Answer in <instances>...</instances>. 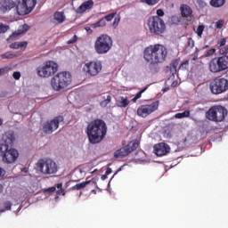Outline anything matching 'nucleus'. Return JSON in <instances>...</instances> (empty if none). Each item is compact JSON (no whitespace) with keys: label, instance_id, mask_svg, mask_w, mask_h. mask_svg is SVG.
<instances>
[{"label":"nucleus","instance_id":"nucleus-62","mask_svg":"<svg viewBox=\"0 0 228 228\" xmlns=\"http://www.w3.org/2000/svg\"><path fill=\"white\" fill-rule=\"evenodd\" d=\"M86 31H90V27H86Z\"/></svg>","mask_w":228,"mask_h":228},{"label":"nucleus","instance_id":"nucleus-19","mask_svg":"<svg viewBox=\"0 0 228 228\" xmlns=\"http://www.w3.org/2000/svg\"><path fill=\"white\" fill-rule=\"evenodd\" d=\"M116 102L118 108H127V106H129L130 102L127 99V97L118 96L116 98Z\"/></svg>","mask_w":228,"mask_h":228},{"label":"nucleus","instance_id":"nucleus-58","mask_svg":"<svg viewBox=\"0 0 228 228\" xmlns=\"http://www.w3.org/2000/svg\"><path fill=\"white\" fill-rule=\"evenodd\" d=\"M199 59V55H194L193 57H192V61H195L196 60H198Z\"/></svg>","mask_w":228,"mask_h":228},{"label":"nucleus","instance_id":"nucleus-29","mask_svg":"<svg viewBox=\"0 0 228 228\" xmlns=\"http://www.w3.org/2000/svg\"><path fill=\"white\" fill-rule=\"evenodd\" d=\"M210 4L214 6V8H220L225 4V0H211Z\"/></svg>","mask_w":228,"mask_h":228},{"label":"nucleus","instance_id":"nucleus-57","mask_svg":"<svg viewBox=\"0 0 228 228\" xmlns=\"http://www.w3.org/2000/svg\"><path fill=\"white\" fill-rule=\"evenodd\" d=\"M4 175V170L0 167V177H3Z\"/></svg>","mask_w":228,"mask_h":228},{"label":"nucleus","instance_id":"nucleus-53","mask_svg":"<svg viewBox=\"0 0 228 228\" xmlns=\"http://www.w3.org/2000/svg\"><path fill=\"white\" fill-rule=\"evenodd\" d=\"M112 170H111V167H108L105 174L106 175H110V174H111Z\"/></svg>","mask_w":228,"mask_h":228},{"label":"nucleus","instance_id":"nucleus-50","mask_svg":"<svg viewBox=\"0 0 228 228\" xmlns=\"http://www.w3.org/2000/svg\"><path fill=\"white\" fill-rule=\"evenodd\" d=\"M157 17H163V15H165V12H163V10H161V9H159V10H157Z\"/></svg>","mask_w":228,"mask_h":228},{"label":"nucleus","instance_id":"nucleus-30","mask_svg":"<svg viewBox=\"0 0 228 228\" xmlns=\"http://www.w3.org/2000/svg\"><path fill=\"white\" fill-rule=\"evenodd\" d=\"M104 26H106V20L102 18L99 21H97L96 23H93L91 24V28L93 29H95V28H104Z\"/></svg>","mask_w":228,"mask_h":228},{"label":"nucleus","instance_id":"nucleus-45","mask_svg":"<svg viewBox=\"0 0 228 228\" xmlns=\"http://www.w3.org/2000/svg\"><path fill=\"white\" fill-rule=\"evenodd\" d=\"M4 208H5V209L8 211V210H10V209H12V202H10V201H5L4 203Z\"/></svg>","mask_w":228,"mask_h":228},{"label":"nucleus","instance_id":"nucleus-42","mask_svg":"<svg viewBox=\"0 0 228 228\" xmlns=\"http://www.w3.org/2000/svg\"><path fill=\"white\" fill-rule=\"evenodd\" d=\"M220 54H228V46L219 48Z\"/></svg>","mask_w":228,"mask_h":228},{"label":"nucleus","instance_id":"nucleus-22","mask_svg":"<svg viewBox=\"0 0 228 228\" xmlns=\"http://www.w3.org/2000/svg\"><path fill=\"white\" fill-rule=\"evenodd\" d=\"M22 54V52L19 51L16 53H12V52H7L4 54L1 55V58H3L4 60H12L13 58H17L19 56H20Z\"/></svg>","mask_w":228,"mask_h":228},{"label":"nucleus","instance_id":"nucleus-40","mask_svg":"<svg viewBox=\"0 0 228 228\" xmlns=\"http://www.w3.org/2000/svg\"><path fill=\"white\" fill-rule=\"evenodd\" d=\"M179 65V61L175 60V61H173L172 63H171V67L173 68L174 69V72H177V67Z\"/></svg>","mask_w":228,"mask_h":228},{"label":"nucleus","instance_id":"nucleus-59","mask_svg":"<svg viewBox=\"0 0 228 228\" xmlns=\"http://www.w3.org/2000/svg\"><path fill=\"white\" fill-rule=\"evenodd\" d=\"M170 72H171V74L174 76V74H175V71H174V68H172V66H171V69H170Z\"/></svg>","mask_w":228,"mask_h":228},{"label":"nucleus","instance_id":"nucleus-38","mask_svg":"<svg viewBox=\"0 0 228 228\" xmlns=\"http://www.w3.org/2000/svg\"><path fill=\"white\" fill-rule=\"evenodd\" d=\"M225 44H227V39L222 38L221 40L218 41L217 47L219 49H221V47H224V45H225Z\"/></svg>","mask_w":228,"mask_h":228},{"label":"nucleus","instance_id":"nucleus-47","mask_svg":"<svg viewBox=\"0 0 228 228\" xmlns=\"http://www.w3.org/2000/svg\"><path fill=\"white\" fill-rule=\"evenodd\" d=\"M198 4L201 8H204V7L208 6V4L205 1H203V0H198Z\"/></svg>","mask_w":228,"mask_h":228},{"label":"nucleus","instance_id":"nucleus-46","mask_svg":"<svg viewBox=\"0 0 228 228\" xmlns=\"http://www.w3.org/2000/svg\"><path fill=\"white\" fill-rule=\"evenodd\" d=\"M77 41V36H74L73 37H71L69 41H68V44L70 45V44H76V42Z\"/></svg>","mask_w":228,"mask_h":228},{"label":"nucleus","instance_id":"nucleus-63","mask_svg":"<svg viewBox=\"0 0 228 228\" xmlns=\"http://www.w3.org/2000/svg\"><path fill=\"white\" fill-rule=\"evenodd\" d=\"M3 125V118H0V126Z\"/></svg>","mask_w":228,"mask_h":228},{"label":"nucleus","instance_id":"nucleus-4","mask_svg":"<svg viewBox=\"0 0 228 228\" xmlns=\"http://www.w3.org/2000/svg\"><path fill=\"white\" fill-rule=\"evenodd\" d=\"M5 143L0 144V156L3 158L4 163H15L19 158V151L12 148L8 149V145H12L15 142V134L12 132H8L4 135Z\"/></svg>","mask_w":228,"mask_h":228},{"label":"nucleus","instance_id":"nucleus-17","mask_svg":"<svg viewBox=\"0 0 228 228\" xmlns=\"http://www.w3.org/2000/svg\"><path fill=\"white\" fill-rule=\"evenodd\" d=\"M208 69L210 72H212L213 74L222 72V68H220V63L218 62V59L216 58L212 59L208 64Z\"/></svg>","mask_w":228,"mask_h":228},{"label":"nucleus","instance_id":"nucleus-9","mask_svg":"<svg viewBox=\"0 0 228 228\" xmlns=\"http://www.w3.org/2000/svg\"><path fill=\"white\" fill-rule=\"evenodd\" d=\"M37 72L40 77H51L58 72V64L53 61H48L43 66L37 68Z\"/></svg>","mask_w":228,"mask_h":228},{"label":"nucleus","instance_id":"nucleus-15","mask_svg":"<svg viewBox=\"0 0 228 228\" xmlns=\"http://www.w3.org/2000/svg\"><path fill=\"white\" fill-rule=\"evenodd\" d=\"M180 12H181L182 17H183L188 20H191L193 11L191 10V7H190V5L182 4L180 6Z\"/></svg>","mask_w":228,"mask_h":228},{"label":"nucleus","instance_id":"nucleus-31","mask_svg":"<svg viewBox=\"0 0 228 228\" xmlns=\"http://www.w3.org/2000/svg\"><path fill=\"white\" fill-rule=\"evenodd\" d=\"M188 117H190V110H185V111H183L182 113H176L175 115V118H186Z\"/></svg>","mask_w":228,"mask_h":228},{"label":"nucleus","instance_id":"nucleus-23","mask_svg":"<svg viewBox=\"0 0 228 228\" xmlns=\"http://www.w3.org/2000/svg\"><path fill=\"white\" fill-rule=\"evenodd\" d=\"M207 118H208V120L216 122V107L209 109V110L207 112Z\"/></svg>","mask_w":228,"mask_h":228},{"label":"nucleus","instance_id":"nucleus-8","mask_svg":"<svg viewBox=\"0 0 228 228\" xmlns=\"http://www.w3.org/2000/svg\"><path fill=\"white\" fill-rule=\"evenodd\" d=\"M149 30L154 35H163L167 29L165 21L158 16H154L149 19L148 20Z\"/></svg>","mask_w":228,"mask_h":228},{"label":"nucleus","instance_id":"nucleus-10","mask_svg":"<svg viewBox=\"0 0 228 228\" xmlns=\"http://www.w3.org/2000/svg\"><path fill=\"white\" fill-rule=\"evenodd\" d=\"M210 90L212 94L215 95H218L220 94H224V92H227L228 90V80L224 77H216L211 83H210Z\"/></svg>","mask_w":228,"mask_h":228},{"label":"nucleus","instance_id":"nucleus-34","mask_svg":"<svg viewBox=\"0 0 228 228\" xmlns=\"http://www.w3.org/2000/svg\"><path fill=\"white\" fill-rule=\"evenodd\" d=\"M115 15H117V12H112L110 13L108 15H106L105 17H103L105 22L107 20V22H111V20H113V19L115 18Z\"/></svg>","mask_w":228,"mask_h":228},{"label":"nucleus","instance_id":"nucleus-13","mask_svg":"<svg viewBox=\"0 0 228 228\" xmlns=\"http://www.w3.org/2000/svg\"><path fill=\"white\" fill-rule=\"evenodd\" d=\"M61 122H63V117L58 116L53 119L46 122L44 125L43 129L46 134H51L52 133H54L58 127H60V124H61Z\"/></svg>","mask_w":228,"mask_h":228},{"label":"nucleus","instance_id":"nucleus-11","mask_svg":"<svg viewBox=\"0 0 228 228\" xmlns=\"http://www.w3.org/2000/svg\"><path fill=\"white\" fill-rule=\"evenodd\" d=\"M158 108H159V102L158 101L153 102L151 104L141 105L137 109V115L138 117H142V118H145V117H149V115L158 110Z\"/></svg>","mask_w":228,"mask_h":228},{"label":"nucleus","instance_id":"nucleus-27","mask_svg":"<svg viewBox=\"0 0 228 228\" xmlns=\"http://www.w3.org/2000/svg\"><path fill=\"white\" fill-rule=\"evenodd\" d=\"M53 19L56 20V22L61 24V22L65 20V15H63V12H57L54 13Z\"/></svg>","mask_w":228,"mask_h":228},{"label":"nucleus","instance_id":"nucleus-14","mask_svg":"<svg viewBox=\"0 0 228 228\" xmlns=\"http://www.w3.org/2000/svg\"><path fill=\"white\" fill-rule=\"evenodd\" d=\"M153 151L156 156H167L170 152V146L166 142H159L154 145Z\"/></svg>","mask_w":228,"mask_h":228},{"label":"nucleus","instance_id":"nucleus-64","mask_svg":"<svg viewBox=\"0 0 228 228\" xmlns=\"http://www.w3.org/2000/svg\"><path fill=\"white\" fill-rule=\"evenodd\" d=\"M58 199H60V197H59V196H56V197H55V200H58Z\"/></svg>","mask_w":228,"mask_h":228},{"label":"nucleus","instance_id":"nucleus-49","mask_svg":"<svg viewBox=\"0 0 228 228\" xmlns=\"http://www.w3.org/2000/svg\"><path fill=\"white\" fill-rule=\"evenodd\" d=\"M12 77H13L14 79H20V72L15 71V72L12 74Z\"/></svg>","mask_w":228,"mask_h":228},{"label":"nucleus","instance_id":"nucleus-1","mask_svg":"<svg viewBox=\"0 0 228 228\" xmlns=\"http://www.w3.org/2000/svg\"><path fill=\"white\" fill-rule=\"evenodd\" d=\"M19 4L13 0H1L0 12L2 13H9L13 12L18 15H28L31 13L37 6V0H18Z\"/></svg>","mask_w":228,"mask_h":228},{"label":"nucleus","instance_id":"nucleus-39","mask_svg":"<svg viewBox=\"0 0 228 228\" xmlns=\"http://www.w3.org/2000/svg\"><path fill=\"white\" fill-rule=\"evenodd\" d=\"M188 65H190V61H184L179 67V69H181L182 70H186V69H188Z\"/></svg>","mask_w":228,"mask_h":228},{"label":"nucleus","instance_id":"nucleus-56","mask_svg":"<svg viewBox=\"0 0 228 228\" xmlns=\"http://www.w3.org/2000/svg\"><path fill=\"white\" fill-rule=\"evenodd\" d=\"M101 179H102V181H106V179H108V175H102Z\"/></svg>","mask_w":228,"mask_h":228},{"label":"nucleus","instance_id":"nucleus-16","mask_svg":"<svg viewBox=\"0 0 228 228\" xmlns=\"http://www.w3.org/2000/svg\"><path fill=\"white\" fill-rule=\"evenodd\" d=\"M227 116V109L223 106H216V122H222Z\"/></svg>","mask_w":228,"mask_h":228},{"label":"nucleus","instance_id":"nucleus-18","mask_svg":"<svg viewBox=\"0 0 228 228\" xmlns=\"http://www.w3.org/2000/svg\"><path fill=\"white\" fill-rule=\"evenodd\" d=\"M94 8V0H88L84 2L77 10V13H85L86 10H92Z\"/></svg>","mask_w":228,"mask_h":228},{"label":"nucleus","instance_id":"nucleus-7","mask_svg":"<svg viewBox=\"0 0 228 228\" xmlns=\"http://www.w3.org/2000/svg\"><path fill=\"white\" fill-rule=\"evenodd\" d=\"M37 170L43 175H53L58 172V164L51 159H39L37 163Z\"/></svg>","mask_w":228,"mask_h":228},{"label":"nucleus","instance_id":"nucleus-48","mask_svg":"<svg viewBox=\"0 0 228 228\" xmlns=\"http://www.w3.org/2000/svg\"><path fill=\"white\" fill-rule=\"evenodd\" d=\"M53 191H56V187H51L49 189H46L45 191V193H53Z\"/></svg>","mask_w":228,"mask_h":228},{"label":"nucleus","instance_id":"nucleus-33","mask_svg":"<svg viewBox=\"0 0 228 228\" xmlns=\"http://www.w3.org/2000/svg\"><path fill=\"white\" fill-rule=\"evenodd\" d=\"M206 28V26L200 25L196 30V33L200 38H202V34L204 33V29Z\"/></svg>","mask_w":228,"mask_h":228},{"label":"nucleus","instance_id":"nucleus-26","mask_svg":"<svg viewBox=\"0 0 228 228\" xmlns=\"http://www.w3.org/2000/svg\"><path fill=\"white\" fill-rule=\"evenodd\" d=\"M20 47H28V42H15L10 45L11 49H20Z\"/></svg>","mask_w":228,"mask_h":228},{"label":"nucleus","instance_id":"nucleus-24","mask_svg":"<svg viewBox=\"0 0 228 228\" xmlns=\"http://www.w3.org/2000/svg\"><path fill=\"white\" fill-rule=\"evenodd\" d=\"M138 141H131L125 148L128 151V154H131L133 151H135V149H138Z\"/></svg>","mask_w":228,"mask_h":228},{"label":"nucleus","instance_id":"nucleus-60","mask_svg":"<svg viewBox=\"0 0 228 228\" xmlns=\"http://www.w3.org/2000/svg\"><path fill=\"white\" fill-rule=\"evenodd\" d=\"M137 100H138V99H137L136 96H134V97L132 99L133 102H136Z\"/></svg>","mask_w":228,"mask_h":228},{"label":"nucleus","instance_id":"nucleus-61","mask_svg":"<svg viewBox=\"0 0 228 228\" xmlns=\"http://www.w3.org/2000/svg\"><path fill=\"white\" fill-rule=\"evenodd\" d=\"M3 72H4V69H0V75L3 74Z\"/></svg>","mask_w":228,"mask_h":228},{"label":"nucleus","instance_id":"nucleus-41","mask_svg":"<svg viewBox=\"0 0 228 228\" xmlns=\"http://www.w3.org/2000/svg\"><path fill=\"white\" fill-rule=\"evenodd\" d=\"M144 2L150 6H154V4H158V3H159V0H144Z\"/></svg>","mask_w":228,"mask_h":228},{"label":"nucleus","instance_id":"nucleus-5","mask_svg":"<svg viewBox=\"0 0 228 228\" xmlns=\"http://www.w3.org/2000/svg\"><path fill=\"white\" fill-rule=\"evenodd\" d=\"M70 83H72V76L67 71L56 74L51 80L52 87L56 92H60V90L67 88Z\"/></svg>","mask_w":228,"mask_h":228},{"label":"nucleus","instance_id":"nucleus-35","mask_svg":"<svg viewBox=\"0 0 228 228\" xmlns=\"http://www.w3.org/2000/svg\"><path fill=\"white\" fill-rule=\"evenodd\" d=\"M224 24H225V21L224 20H219L215 23V26L217 29H222V28H224Z\"/></svg>","mask_w":228,"mask_h":228},{"label":"nucleus","instance_id":"nucleus-36","mask_svg":"<svg viewBox=\"0 0 228 228\" xmlns=\"http://www.w3.org/2000/svg\"><path fill=\"white\" fill-rule=\"evenodd\" d=\"M10 29V26L0 23V33H6Z\"/></svg>","mask_w":228,"mask_h":228},{"label":"nucleus","instance_id":"nucleus-55","mask_svg":"<svg viewBox=\"0 0 228 228\" xmlns=\"http://www.w3.org/2000/svg\"><path fill=\"white\" fill-rule=\"evenodd\" d=\"M177 80H175V81H174L173 83H172V85H171V86L173 87V88H175V86H177Z\"/></svg>","mask_w":228,"mask_h":228},{"label":"nucleus","instance_id":"nucleus-43","mask_svg":"<svg viewBox=\"0 0 228 228\" xmlns=\"http://www.w3.org/2000/svg\"><path fill=\"white\" fill-rule=\"evenodd\" d=\"M119 22H120V17L114 19V21L112 23V27L114 28V29H116V28L118 26Z\"/></svg>","mask_w":228,"mask_h":228},{"label":"nucleus","instance_id":"nucleus-51","mask_svg":"<svg viewBox=\"0 0 228 228\" xmlns=\"http://www.w3.org/2000/svg\"><path fill=\"white\" fill-rule=\"evenodd\" d=\"M145 90H147V87H145L144 89L141 90L136 95L135 97L137 99H140L142 97V94H143V92H145Z\"/></svg>","mask_w":228,"mask_h":228},{"label":"nucleus","instance_id":"nucleus-20","mask_svg":"<svg viewBox=\"0 0 228 228\" xmlns=\"http://www.w3.org/2000/svg\"><path fill=\"white\" fill-rule=\"evenodd\" d=\"M217 61L219 62V67L221 68L222 72L224 70H227L228 69V56L224 55L219 58H217Z\"/></svg>","mask_w":228,"mask_h":228},{"label":"nucleus","instance_id":"nucleus-37","mask_svg":"<svg viewBox=\"0 0 228 228\" xmlns=\"http://www.w3.org/2000/svg\"><path fill=\"white\" fill-rule=\"evenodd\" d=\"M215 53H216V49L211 48L210 50H208L207 52H205V56H206V58H208L209 56H213V54H215Z\"/></svg>","mask_w":228,"mask_h":228},{"label":"nucleus","instance_id":"nucleus-44","mask_svg":"<svg viewBox=\"0 0 228 228\" xmlns=\"http://www.w3.org/2000/svg\"><path fill=\"white\" fill-rule=\"evenodd\" d=\"M187 45L189 47H194L195 46V41L191 39V37L188 38Z\"/></svg>","mask_w":228,"mask_h":228},{"label":"nucleus","instance_id":"nucleus-6","mask_svg":"<svg viewBox=\"0 0 228 228\" xmlns=\"http://www.w3.org/2000/svg\"><path fill=\"white\" fill-rule=\"evenodd\" d=\"M113 47V39L111 37L103 34L96 38L94 43V51L97 54H106Z\"/></svg>","mask_w":228,"mask_h":228},{"label":"nucleus","instance_id":"nucleus-54","mask_svg":"<svg viewBox=\"0 0 228 228\" xmlns=\"http://www.w3.org/2000/svg\"><path fill=\"white\" fill-rule=\"evenodd\" d=\"M63 189V183H58L57 184V190H62Z\"/></svg>","mask_w":228,"mask_h":228},{"label":"nucleus","instance_id":"nucleus-28","mask_svg":"<svg viewBox=\"0 0 228 228\" xmlns=\"http://www.w3.org/2000/svg\"><path fill=\"white\" fill-rule=\"evenodd\" d=\"M103 99L105 100L101 102L100 106H102V108H106V106H108L110 102H111V96L110 94H103Z\"/></svg>","mask_w":228,"mask_h":228},{"label":"nucleus","instance_id":"nucleus-52","mask_svg":"<svg viewBox=\"0 0 228 228\" xmlns=\"http://www.w3.org/2000/svg\"><path fill=\"white\" fill-rule=\"evenodd\" d=\"M65 191L63 190V189H59L58 191H57V193H58V195H61V193H62V195H65V192H64Z\"/></svg>","mask_w":228,"mask_h":228},{"label":"nucleus","instance_id":"nucleus-21","mask_svg":"<svg viewBox=\"0 0 228 228\" xmlns=\"http://www.w3.org/2000/svg\"><path fill=\"white\" fill-rule=\"evenodd\" d=\"M126 156H129V151L126 149V146L117 150L114 152V158L117 159L126 158Z\"/></svg>","mask_w":228,"mask_h":228},{"label":"nucleus","instance_id":"nucleus-32","mask_svg":"<svg viewBox=\"0 0 228 228\" xmlns=\"http://www.w3.org/2000/svg\"><path fill=\"white\" fill-rule=\"evenodd\" d=\"M22 33H26V30L22 29H18L17 31H15L12 36H10V40H13V38H17V37H19V35H22Z\"/></svg>","mask_w":228,"mask_h":228},{"label":"nucleus","instance_id":"nucleus-25","mask_svg":"<svg viewBox=\"0 0 228 228\" xmlns=\"http://www.w3.org/2000/svg\"><path fill=\"white\" fill-rule=\"evenodd\" d=\"M90 183H92V181L87 180L86 182L77 183L76 185H74L72 187V190H83V188H86V186H88V184H90Z\"/></svg>","mask_w":228,"mask_h":228},{"label":"nucleus","instance_id":"nucleus-2","mask_svg":"<svg viewBox=\"0 0 228 228\" xmlns=\"http://www.w3.org/2000/svg\"><path fill=\"white\" fill-rule=\"evenodd\" d=\"M167 47L163 45H151L144 49L143 58L151 66L163 63L167 54Z\"/></svg>","mask_w":228,"mask_h":228},{"label":"nucleus","instance_id":"nucleus-3","mask_svg":"<svg viewBox=\"0 0 228 228\" xmlns=\"http://www.w3.org/2000/svg\"><path fill=\"white\" fill-rule=\"evenodd\" d=\"M108 133V128L106 127V123L102 119H95L88 124L86 128V134L90 143H101L104 140Z\"/></svg>","mask_w":228,"mask_h":228},{"label":"nucleus","instance_id":"nucleus-12","mask_svg":"<svg viewBox=\"0 0 228 228\" xmlns=\"http://www.w3.org/2000/svg\"><path fill=\"white\" fill-rule=\"evenodd\" d=\"M83 70L87 76H97L102 70V62L100 61L87 62L84 65Z\"/></svg>","mask_w":228,"mask_h":228}]
</instances>
